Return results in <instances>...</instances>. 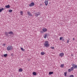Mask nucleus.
Returning a JSON list of instances; mask_svg holds the SVG:
<instances>
[{"instance_id":"7c9ffc66","label":"nucleus","mask_w":77,"mask_h":77,"mask_svg":"<svg viewBox=\"0 0 77 77\" xmlns=\"http://www.w3.org/2000/svg\"><path fill=\"white\" fill-rule=\"evenodd\" d=\"M3 45V46H5V45H6V44H4Z\"/></svg>"},{"instance_id":"cd10ccee","label":"nucleus","mask_w":77,"mask_h":77,"mask_svg":"<svg viewBox=\"0 0 77 77\" xmlns=\"http://www.w3.org/2000/svg\"><path fill=\"white\" fill-rule=\"evenodd\" d=\"M40 33H41V34H42V33H43V31H41L40 32Z\"/></svg>"},{"instance_id":"f704fd0d","label":"nucleus","mask_w":77,"mask_h":77,"mask_svg":"<svg viewBox=\"0 0 77 77\" xmlns=\"http://www.w3.org/2000/svg\"><path fill=\"white\" fill-rule=\"evenodd\" d=\"M46 0L48 1V0Z\"/></svg>"},{"instance_id":"c85d7f7f","label":"nucleus","mask_w":77,"mask_h":77,"mask_svg":"<svg viewBox=\"0 0 77 77\" xmlns=\"http://www.w3.org/2000/svg\"><path fill=\"white\" fill-rule=\"evenodd\" d=\"M51 48L52 49H54V47H51Z\"/></svg>"},{"instance_id":"a878e982","label":"nucleus","mask_w":77,"mask_h":77,"mask_svg":"<svg viewBox=\"0 0 77 77\" xmlns=\"http://www.w3.org/2000/svg\"><path fill=\"white\" fill-rule=\"evenodd\" d=\"M21 50H22V51H24V50L23 48H21Z\"/></svg>"},{"instance_id":"473e14b6","label":"nucleus","mask_w":77,"mask_h":77,"mask_svg":"<svg viewBox=\"0 0 77 77\" xmlns=\"http://www.w3.org/2000/svg\"><path fill=\"white\" fill-rule=\"evenodd\" d=\"M62 41H64V39L63 38V39H62Z\"/></svg>"},{"instance_id":"0eeeda50","label":"nucleus","mask_w":77,"mask_h":77,"mask_svg":"<svg viewBox=\"0 0 77 77\" xmlns=\"http://www.w3.org/2000/svg\"><path fill=\"white\" fill-rule=\"evenodd\" d=\"M42 30L44 32H47V29L46 28H44V29H42Z\"/></svg>"},{"instance_id":"4468645a","label":"nucleus","mask_w":77,"mask_h":77,"mask_svg":"<svg viewBox=\"0 0 77 77\" xmlns=\"http://www.w3.org/2000/svg\"><path fill=\"white\" fill-rule=\"evenodd\" d=\"M53 74V72H50L49 73V75H51Z\"/></svg>"},{"instance_id":"aec40b11","label":"nucleus","mask_w":77,"mask_h":77,"mask_svg":"<svg viewBox=\"0 0 77 77\" xmlns=\"http://www.w3.org/2000/svg\"><path fill=\"white\" fill-rule=\"evenodd\" d=\"M60 66L61 68H63V66H64V64H61Z\"/></svg>"},{"instance_id":"423d86ee","label":"nucleus","mask_w":77,"mask_h":77,"mask_svg":"<svg viewBox=\"0 0 77 77\" xmlns=\"http://www.w3.org/2000/svg\"><path fill=\"white\" fill-rule=\"evenodd\" d=\"M27 13L28 15H29V16H31V17H32V16H33V15L32 14H31L30 13L29 11H28Z\"/></svg>"},{"instance_id":"a211bd4d","label":"nucleus","mask_w":77,"mask_h":77,"mask_svg":"<svg viewBox=\"0 0 77 77\" xmlns=\"http://www.w3.org/2000/svg\"><path fill=\"white\" fill-rule=\"evenodd\" d=\"M20 13L21 14V15H23V11H20Z\"/></svg>"},{"instance_id":"6e6552de","label":"nucleus","mask_w":77,"mask_h":77,"mask_svg":"<svg viewBox=\"0 0 77 77\" xmlns=\"http://www.w3.org/2000/svg\"><path fill=\"white\" fill-rule=\"evenodd\" d=\"M60 56H61V57H62V56H64V54L63 53H61L60 54Z\"/></svg>"},{"instance_id":"b1692460","label":"nucleus","mask_w":77,"mask_h":77,"mask_svg":"<svg viewBox=\"0 0 77 77\" xmlns=\"http://www.w3.org/2000/svg\"><path fill=\"white\" fill-rule=\"evenodd\" d=\"M68 72H71L72 71L70 69H68Z\"/></svg>"},{"instance_id":"bb28decb","label":"nucleus","mask_w":77,"mask_h":77,"mask_svg":"<svg viewBox=\"0 0 77 77\" xmlns=\"http://www.w3.org/2000/svg\"><path fill=\"white\" fill-rule=\"evenodd\" d=\"M63 39V37H61L60 38V40H62Z\"/></svg>"},{"instance_id":"412c9836","label":"nucleus","mask_w":77,"mask_h":77,"mask_svg":"<svg viewBox=\"0 0 77 77\" xmlns=\"http://www.w3.org/2000/svg\"><path fill=\"white\" fill-rule=\"evenodd\" d=\"M70 69H71V71H73V70H74V68L73 67H72L70 68Z\"/></svg>"},{"instance_id":"4be33fe9","label":"nucleus","mask_w":77,"mask_h":77,"mask_svg":"<svg viewBox=\"0 0 77 77\" xmlns=\"http://www.w3.org/2000/svg\"><path fill=\"white\" fill-rule=\"evenodd\" d=\"M7 56H8V54H5L4 55V56L5 57H7Z\"/></svg>"},{"instance_id":"72a5a7b5","label":"nucleus","mask_w":77,"mask_h":77,"mask_svg":"<svg viewBox=\"0 0 77 77\" xmlns=\"http://www.w3.org/2000/svg\"><path fill=\"white\" fill-rule=\"evenodd\" d=\"M74 39H75V38H73V41H74Z\"/></svg>"},{"instance_id":"c756f323","label":"nucleus","mask_w":77,"mask_h":77,"mask_svg":"<svg viewBox=\"0 0 77 77\" xmlns=\"http://www.w3.org/2000/svg\"><path fill=\"white\" fill-rule=\"evenodd\" d=\"M69 40H68L67 41V43H69Z\"/></svg>"},{"instance_id":"1a4fd4ad","label":"nucleus","mask_w":77,"mask_h":77,"mask_svg":"<svg viewBox=\"0 0 77 77\" xmlns=\"http://www.w3.org/2000/svg\"><path fill=\"white\" fill-rule=\"evenodd\" d=\"M5 35L6 36H8V32H5Z\"/></svg>"},{"instance_id":"f257e3e1","label":"nucleus","mask_w":77,"mask_h":77,"mask_svg":"<svg viewBox=\"0 0 77 77\" xmlns=\"http://www.w3.org/2000/svg\"><path fill=\"white\" fill-rule=\"evenodd\" d=\"M44 45L46 47H49L50 46V45L48 44V41H46L45 42V43L44 44Z\"/></svg>"},{"instance_id":"f8f14e48","label":"nucleus","mask_w":77,"mask_h":77,"mask_svg":"<svg viewBox=\"0 0 77 77\" xmlns=\"http://www.w3.org/2000/svg\"><path fill=\"white\" fill-rule=\"evenodd\" d=\"M8 34H11V35H13V34H14V33H13V32H12V31H10L8 32Z\"/></svg>"},{"instance_id":"5701e85b","label":"nucleus","mask_w":77,"mask_h":77,"mask_svg":"<svg viewBox=\"0 0 77 77\" xmlns=\"http://www.w3.org/2000/svg\"><path fill=\"white\" fill-rule=\"evenodd\" d=\"M65 76H66V74H67V72H65L64 73Z\"/></svg>"},{"instance_id":"20e7f679","label":"nucleus","mask_w":77,"mask_h":77,"mask_svg":"<svg viewBox=\"0 0 77 77\" xmlns=\"http://www.w3.org/2000/svg\"><path fill=\"white\" fill-rule=\"evenodd\" d=\"M48 1L47 0H45V3L46 6H47L48 5Z\"/></svg>"},{"instance_id":"f3484780","label":"nucleus","mask_w":77,"mask_h":77,"mask_svg":"<svg viewBox=\"0 0 77 77\" xmlns=\"http://www.w3.org/2000/svg\"><path fill=\"white\" fill-rule=\"evenodd\" d=\"M4 10V8H2L0 9V12H1L2 11H3Z\"/></svg>"},{"instance_id":"9d476101","label":"nucleus","mask_w":77,"mask_h":77,"mask_svg":"<svg viewBox=\"0 0 77 77\" xmlns=\"http://www.w3.org/2000/svg\"><path fill=\"white\" fill-rule=\"evenodd\" d=\"M6 8H8V9H9L10 8V5H6L5 6Z\"/></svg>"},{"instance_id":"7ed1b4c3","label":"nucleus","mask_w":77,"mask_h":77,"mask_svg":"<svg viewBox=\"0 0 77 77\" xmlns=\"http://www.w3.org/2000/svg\"><path fill=\"white\" fill-rule=\"evenodd\" d=\"M35 5V3L34 2H32L31 4H30L29 5V6L31 7L32 6H33Z\"/></svg>"},{"instance_id":"dca6fc26","label":"nucleus","mask_w":77,"mask_h":77,"mask_svg":"<svg viewBox=\"0 0 77 77\" xmlns=\"http://www.w3.org/2000/svg\"><path fill=\"white\" fill-rule=\"evenodd\" d=\"M32 74H33L34 75H36V72H34L32 73Z\"/></svg>"},{"instance_id":"f03ea898","label":"nucleus","mask_w":77,"mask_h":77,"mask_svg":"<svg viewBox=\"0 0 77 77\" xmlns=\"http://www.w3.org/2000/svg\"><path fill=\"white\" fill-rule=\"evenodd\" d=\"M7 49L8 50H12V48L11 46H10L7 47Z\"/></svg>"},{"instance_id":"9b49d317","label":"nucleus","mask_w":77,"mask_h":77,"mask_svg":"<svg viewBox=\"0 0 77 77\" xmlns=\"http://www.w3.org/2000/svg\"><path fill=\"white\" fill-rule=\"evenodd\" d=\"M47 35H48V34H46L44 36V38H47Z\"/></svg>"},{"instance_id":"6ab92c4d","label":"nucleus","mask_w":77,"mask_h":77,"mask_svg":"<svg viewBox=\"0 0 77 77\" xmlns=\"http://www.w3.org/2000/svg\"><path fill=\"white\" fill-rule=\"evenodd\" d=\"M41 54L42 55H44V54H45V53L44 52H42L41 53Z\"/></svg>"},{"instance_id":"2eb2a0df","label":"nucleus","mask_w":77,"mask_h":77,"mask_svg":"<svg viewBox=\"0 0 77 77\" xmlns=\"http://www.w3.org/2000/svg\"><path fill=\"white\" fill-rule=\"evenodd\" d=\"M35 17H38V15H39V14H38L37 13H35Z\"/></svg>"},{"instance_id":"2f4dec72","label":"nucleus","mask_w":77,"mask_h":77,"mask_svg":"<svg viewBox=\"0 0 77 77\" xmlns=\"http://www.w3.org/2000/svg\"><path fill=\"white\" fill-rule=\"evenodd\" d=\"M11 56H14V54H11Z\"/></svg>"},{"instance_id":"393cba45","label":"nucleus","mask_w":77,"mask_h":77,"mask_svg":"<svg viewBox=\"0 0 77 77\" xmlns=\"http://www.w3.org/2000/svg\"><path fill=\"white\" fill-rule=\"evenodd\" d=\"M8 12H12V10H9Z\"/></svg>"},{"instance_id":"39448f33","label":"nucleus","mask_w":77,"mask_h":77,"mask_svg":"<svg viewBox=\"0 0 77 77\" xmlns=\"http://www.w3.org/2000/svg\"><path fill=\"white\" fill-rule=\"evenodd\" d=\"M72 66L74 68H77V66L75 65V64H73L72 65Z\"/></svg>"},{"instance_id":"ddd939ff","label":"nucleus","mask_w":77,"mask_h":77,"mask_svg":"<svg viewBox=\"0 0 77 77\" xmlns=\"http://www.w3.org/2000/svg\"><path fill=\"white\" fill-rule=\"evenodd\" d=\"M19 72H22L23 71V69L20 68L19 69Z\"/></svg>"}]
</instances>
